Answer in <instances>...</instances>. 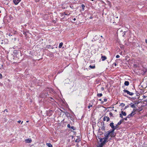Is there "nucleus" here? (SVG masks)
I'll return each instance as SVG.
<instances>
[{"label":"nucleus","instance_id":"22","mask_svg":"<svg viewBox=\"0 0 147 147\" xmlns=\"http://www.w3.org/2000/svg\"><path fill=\"white\" fill-rule=\"evenodd\" d=\"M105 125H104V123L103 122V126H102V127L101 128V129L103 130V131H104L105 129Z\"/></svg>","mask_w":147,"mask_h":147},{"label":"nucleus","instance_id":"53","mask_svg":"<svg viewBox=\"0 0 147 147\" xmlns=\"http://www.w3.org/2000/svg\"><path fill=\"white\" fill-rule=\"evenodd\" d=\"M3 32H2V31H0V34H1Z\"/></svg>","mask_w":147,"mask_h":147},{"label":"nucleus","instance_id":"36","mask_svg":"<svg viewBox=\"0 0 147 147\" xmlns=\"http://www.w3.org/2000/svg\"><path fill=\"white\" fill-rule=\"evenodd\" d=\"M109 114V115H110V116H113V115L112 113H111V112H110Z\"/></svg>","mask_w":147,"mask_h":147},{"label":"nucleus","instance_id":"17","mask_svg":"<svg viewBox=\"0 0 147 147\" xmlns=\"http://www.w3.org/2000/svg\"><path fill=\"white\" fill-rule=\"evenodd\" d=\"M104 139V140L102 142L103 143H104L105 144L107 142H108V139H105V138H103Z\"/></svg>","mask_w":147,"mask_h":147},{"label":"nucleus","instance_id":"49","mask_svg":"<svg viewBox=\"0 0 147 147\" xmlns=\"http://www.w3.org/2000/svg\"><path fill=\"white\" fill-rule=\"evenodd\" d=\"M21 122V121L19 120V121H18V123H20Z\"/></svg>","mask_w":147,"mask_h":147},{"label":"nucleus","instance_id":"4","mask_svg":"<svg viewBox=\"0 0 147 147\" xmlns=\"http://www.w3.org/2000/svg\"><path fill=\"white\" fill-rule=\"evenodd\" d=\"M67 127L69 128L70 129H72L73 130H75L76 129V127L74 126H71L70 124H68L67 125Z\"/></svg>","mask_w":147,"mask_h":147},{"label":"nucleus","instance_id":"42","mask_svg":"<svg viewBox=\"0 0 147 147\" xmlns=\"http://www.w3.org/2000/svg\"><path fill=\"white\" fill-rule=\"evenodd\" d=\"M104 87H101V90L103 91L104 90Z\"/></svg>","mask_w":147,"mask_h":147},{"label":"nucleus","instance_id":"34","mask_svg":"<svg viewBox=\"0 0 147 147\" xmlns=\"http://www.w3.org/2000/svg\"><path fill=\"white\" fill-rule=\"evenodd\" d=\"M92 105H90V104H89V105L88 106V109H90V107H92Z\"/></svg>","mask_w":147,"mask_h":147},{"label":"nucleus","instance_id":"55","mask_svg":"<svg viewBox=\"0 0 147 147\" xmlns=\"http://www.w3.org/2000/svg\"><path fill=\"white\" fill-rule=\"evenodd\" d=\"M73 20L74 21H75L76 20V19L75 18H74V19Z\"/></svg>","mask_w":147,"mask_h":147},{"label":"nucleus","instance_id":"15","mask_svg":"<svg viewBox=\"0 0 147 147\" xmlns=\"http://www.w3.org/2000/svg\"><path fill=\"white\" fill-rule=\"evenodd\" d=\"M123 120L124 119H121L120 121L117 123V125H120L123 122Z\"/></svg>","mask_w":147,"mask_h":147},{"label":"nucleus","instance_id":"25","mask_svg":"<svg viewBox=\"0 0 147 147\" xmlns=\"http://www.w3.org/2000/svg\"><path fill=\"white\" fill-rule=\"evenodd\" d=\"M121 114L123 116H125L126 115V113L122 111L121 112Z\"/></svg>","mask_w":147,"mask_h":147},{"label":"nucleus","instance_id":"54","mask_svg":"<svg viewBox=\"0 0 147 147\" xmlns=\"http://www.w3.org/2000/svg\"><path fill=\"white\" fill-rule=\"evenodd\" d=\"M145 41H146V43H147V39H146V40Z\"/></svg>","mask_w":147,"mask_h":147},{"label":"nucleus","instance_id":"48","mask_svg":"<svg viewBox=\"0 0 147 147\" xmlns=\"http://www.w3.org/2000/svg\"><path fill=\"white\" fill-rule=\"evenodd\" d=\"M101 102V103L102 104L104 102V101H102V100Z\"/></svg>","mask_w":147,"mask_h":147},{"label":"nucleus","instance_id":"5","mask_svg":"<svg viewBox=\"0 0 147 147\" xmlns=\"http://www.w3.org/2000/svg\"><path fill=\"white\" fill-rule=\"evenodd\" d=\"M110 119L109 117H108L107 116H105L104 117V118L103 119V120L104 121H107V122L109 121Z\"/></svg>","mask_w":147,"mask_h":147},{"label":"nucleus","instance_id":"14","mask_svg":"<svg viewBox=\"0 0 147 147\" xmlns=\"http://www.w3.org/2000/svg\"><path fill=\"white\" fill-rule=\"evenodd\" d=\"M105 144L104 143H103L102 142L100 143V144L97 146V147H102Z\"/></svg>","mask_w":147,"mask_h":147},{"label":"nucleus","instance_id":"51","mask_svg":"<svg viewBox=\"0 0 147 147\" xmlns=\"http://www.w3.org/2000/svg\"><path fill=\"white\" fill-rule=\"evenodd\" d=\"M99 101H102V99H99Z\"/></svg>","mask_w":147,"mask_h":147},{"label":"nucleus","instance_id":"21","mask_svg":"<svg viewBox=\"0 0 147 147\" xmlns=\"http://www.w3.org/2000/svg\"><path fill=\"white\" fill-rule=\"evenodd\" d=\"M46 145L48 146V147H53L52 145L50 143H46Z\"/></svg>","mask_w":147,"mask_h":147},{"label":"nucleus","instance_id":"13","mask_svg":"<svg viewBox=\"0 0 147 147\" xmlns=\"http://www.w3.org/2000/svg\"><path fill=\"white\" fill-rule=\"evenodd\" d=\"M46 47L48 49H49L51 48L52 49H53L54 48V47H53V46L51 45H48Z\"/></svg>","mask_w":147,"mask_h":147},{"label":"nucleus","instance_id":"10","mask_svg":"<svg viewBox=\"0 0 147 147\" xmlns=\"http://www.w3.org/2000/svg\"><path fill=\"white\" fill-rule=\"evenodd\" d=\"M25 142L26 143H29L31 142H32V140L31 139H26L25 140Z\"/></svg>","mask_w":147,"mask_h":147},{"label":"nucleus","instance_id":"3","mask_svg":"<svg viewBox=\"0 0 147 147\" xmlns=\"http://www.w3.org/2000/svg\"><path fill=\"white\" fill-rule=\"evenodd\" d=\"M53 111L52 110H49L47 112V116L50 117L52 115Z\"/></svg>","mask_w":147,"mask_h":147},{"label":"nucleus","instance_id":"33","mask_svg":"<svg viewBox=\"0 0 147 147\" xmlns=\"http://www.w3.org/2000/svg\"><path fill=\"white\" fill-rule=\"evenodd\" d=\"M136 111V110H135V109H134L133 110V111H132V112H131V113H133V114H135V112Z\"/></svg>","mask_w":147,"mask_h":147},{"label":"nucleus","instance_id":"61","mask_svg":"<svg viewBox=\"0 0 147 147\" xmlns=\"http://www.w3.org/2000/svg\"><path fill=\"white\" fill-rule=\"evenodd\" d=\"M23 122V121H22V122L21 123V124H22V123Z\"/></svg>","mask_w":147,"mask_h":147},{"label":"nucleus","instance_id":"1","mask_svg":"<svg viewBox=\"0 0 147 147\" xmlns=\"http://www.w3.org/2000/svg\"><path fill=\"white\" fill-rule=\"evenodd\" d=\"M124 92L127 93V94L130 95L131 96H132L134 95V93L132 92H130L128 90L126 89H124L123 90Z\"/></svg>","mask_w":147,"mask_h":147},{"label":"nucleus","instance_id":"26","mask_svg":"<svg viewBox=\"0 0 147 147\" xmlns=\"http://www.w3.org/2000/svg\"><path fill=\"white\" fill-rule=\"evenodd\" d=\"M97 96L98 97H101L102 96V93H98Z\"/></svg>","mask_w":147,"mask_h":147},{"label":"nucleus","instance_id":"7","mask_svg":"<svg viewBox=\"0 0 147 147\" xmlns=\"http://www.w3.org/2000/svg\"><path fill=\"white\" fill-rule=\"evenodd\" d=\"M106 134L105 135V136L103 138H105L106 139H108L109 137V136L110 135V134L108 133V132L107 131L106 132Z\"/></svg>","mask_w":147,"mask_h":147},{"label":"nucleus","instance_id":"44","mask_svg":"<svg viewBox=\"0 0 147 147\" xmlns=\"http://www.w3.org/2000/svg\"><path fill=\"white\" fill-rule=\"evenodd\" d=\"M127 118H128L127 117H126L125 118H123V119H124V120H125L126 121H127Z\"/></svg>","mask_w":147,"mask_h":147},{"label":"nucleus","instance_id":"38","mask_svg":"<svg viewBox=\"0 0 147 147\" xmlns=\"http://www.w3.org/2000/svg\"><path fill=\"white\" fill-rule=\"evenodd\" d=\"M120 117H121V118H123V116H122V115L121 113L120 114Z\"/></svg>","mask_w":147,"mask_h":147},{"label":"nucleus","instance_id":"50","mask_svg":"<svg viewBox=\"0 0 147 147\" xmlns=\"http://www.w3.org/2000/svg\"><path fill=\"white\" fill-rule=\"evenodd\" d=\"M39 1V0H36V2H38Z\"/></svg>","mask_w":147,"mask_h":147},{"label":"nucleus","instance_id":"52","mask_svg":"<svg viewBox=\"0 0 147 147\" xmlns=\"http://www.w3.org/2000/svg\"><path fill=\"white\" fill-rule=\"evenodd\" d=\"M50 98H51V100H54V99H53L52 98V97H50Z\"/></svg>","mask_w":147,"mask_h":147},{"label":"nucleus","instance_id":"12","mask_svg":"<svg viewBox=\"0 0 147 147\" xmlns=\"http://www.w3.org/2000/svg\"><path fill=\"white\" fill-rule=\"evenodd\" d=\"M134 115V114H133L131 113L130 114L128 115L127 117L128 118H130L131 117H132Z\"/></svg>","mask_w":147,"mask_h":147},{"label":"nucleus","instance_id":"19","mask_svg":"<svg viewBox=\"0 0 147 147\" xmlns=\"http://www.w3.org/2000/svg\"><path fill=\"white\" fill-rule=\"evenodd\" d=\"M124 84L125 86H128L129 84V82L128 81H125Z\"/></svg>","mask_w":147,"mask_h":147},{"label":"nucleus","instance_id":"60","mask_svg":"<svg viewBox=\"0 0 147 147\" xmlns=\"http://www.w3.org/2000/svg\"><path fill=\"white\" fill-rule=\"evenodd\" d=\"M26 122H29V121H26Z\"/></svg>","mask_w":147,"mask_h":147},{"label":"nucleus","instance_id":"31","mask_svg":"<svg viewBox=\"0 0 147 147\" xmlns=\"http://www.w3.org/2000/svg\"><path fill=\"white\" fill-rule=\"evenodd\" d=\"M63 15H67V16H69V15L70 14V13H69V14H68L67 13H66L65 12H64L63 13Z\"/></svg>","mask_w":147,"mask_h":147},{"label":"nucleus","instance_id":"46","mask_svg":"<svg viewBox=\"0 0 147 147\" xmlns=\"http://www.w3.org/2000/svg\"><path fill=\"white\" fill-rule=\"evenodd\" d=\"M70 117V118H70L71 119V120H72L74 119L71 116Z\"/></svg>","mask_w":147,"mask_h":147},{"label":"nucleus","instance_id":"45","mask_svg":"<svg viewBox=\"0 0 147 147\" xmlns=\"http://www.w3.org/2000/svg\"><path fill=\"white\" fill-rule=\"evenodd\" d=\"M5 111H6V112H8V110H7V109H5L4 110V112H5Z\"/></svg>","mask_w":147,"mask_h":147},{"label":"nucleus","instance_id":"40","mask_svg":"<svg viewBox=\"0 0 147 147\" xmlns=\"http://www.w3.org/2000/svg\"><path fill=\"white\" fill-rule=\"evenodd\" d=\"M2 78V75L1 74H0V79H1Z\"/></svg>","mask_w":147,"mask_h":147},{"label":"nucleus","instance_id":"2","mask_svg":"<svg viewBox=\"0 0 147 147\" xmlns=\"http://www.w3.org/2000/svg\"><path fill=\"white\" fill-rule=\"evenodd\" d=\"M48 95V93H45V92L40 93L39 96L41 98H44Z\"/></svg>","mask_w":147,"mask_h":147},{"label":"nucleus","instance_id":"41","mask_svg":"<svg viewBox=\"0 0 147 147\" xmlns=\"http://www.w3.org/2000/svg\"><path fill=\"white\" fill-rule=\"evenodd\" d=\"M120 57V56L119 55H117L116 56V58H119Z\"/></svg>","mask_w":147,"mask_h":147},{"label":"nucleus","instance_id":"20","mask_svg":"<svg viewBox=\"0 0 147 147\" xmlns=\"http://www.w3.org/2000/svg\"><path fill=\"white\" fill-rule=\"evenodd\" d=\"M132 103H131V104H129V105H130V106L131 107L133 108H136L134 104H132Z\"/></svg>","mask_w":147,"mask_h":147},{"label":"nucleus","instance_id":"11","mask_svg":"<svg viewBox=\"0 0 147 147\" xmlns=\"http://www.w3.org/2000/svg\"><path fill=\"white\" fill-rule=\"evenodd\" d=\"M65 114L67 117H70L71 115L69 113L67 112H66L65 113Z\"/></svg>","mask_w":147,"mask_h":147},{"label":"nucleus","instance_id":"24","mask_svg":"<svg viewBox=\"0 0 147 147\" xmlns=\"http://www.w3.org/2000/svg\"><path fill=\"white\" fill-rule=\"evenodd\" d=\"M135 90V91L136 92V93L137 94H138V93H137L138 92H137V91L135 90V87H134V86H133V87H132V90H130V91L131 92V91H132V90L134 91Z\"/></svg>","mask_w":147,"mask_h":147},{"label":"nucleus","instance_id":"28","mask_svg":"<svg viewBox=\"0 0 147 147\" xmlns=\"http://www.w3.org/2000/svg\"><path fill=\"white\" fill-rule=\"evenodd\" d=\"M89 67L92 69H94L95 68V66L94 65H90L89 66Z\"/></svg>","mask_w":147,"mask_h":147},{"label":"nucleus","instance_id":"59","mask_svg":"<svg viewBox=\"0 0 147 147\" xmlns=\"http://www.w3.org/2000/svg\"><path fill=\"white\" fill-rule=\"evenodd\" d=\"M138 94H139V93L137 94H136V95L137 96H138Z\"/></svg>","mask_w":147,"mask_h":147},{"label":"nucleus","instance_id":"29","mask_svg":"<svg viewBox=\"0 0 147 147\" xmlns=\"http://www.w3.org/2000/svg\"><path fill=\"white\" fill-rule=\"evenodd\" d=\"M82 10L83 11L84 10V7H85V5L84 4H82L81 5Z\"/></svg>","mask_w":147,"mask_h":147},{"label":"nucleus","instance_id":"47","mask_svg":"<svg viewBox=\"0 0 147 147\" xmlns=\"http://www.w3.org/2000/svg\"><path fill=\"white\" fill-rule=\"evenodd\" d=\"M92 18H93L92 17V16H91L90 17H89V19H91Z\"/></svg>","mask_w":147,"mask_h":147},{"label":"nucleus","instance_id":"6","mask_svg":"<svg viewBox=\"0 0 147 147\" xmlns=\"http://www.w3.org/2000/svg\"><path fill=\"white\" fill-rule=\"evenodd\" d=\"M21 1V0H13V2L15 5H17Z\"/></svg>","mask_w":147,"mask_h":147},{"label":"nucleus","instance_id":"16","mask_svg":"<svg viewBox=\"0 0 147 147\" xmlns=\"http://www.w3.org/2000/svg\"><path fill=\"white\" fill-rule=\"evenodd\" d=\"M29 31L28 30H26L25 31L23 32V34L24 35H25L26 36H27V33H29Z\"/></svg>","mask_w":147,"mask_h":147},{"label":"nucleus","instance_id":"27","mask_svg":"<svg viewBox=\"0 0 147 147\" xmlns=\"http://www.w3.org/2000/svg\"><path fill=\"white\" fill-rule=\"evenodd\" d=\"M119 125H117V123L116 125L115 126V129H119V127L118 126Z\"/></svg>","mask_w":147,"mask_h":147},{"label":"nucleus","instance_id":"37","mask_svg":"<svg viewBox=\"0 0 147 147\" xmlns=\"http://www.w3.org/2000/svg\"><path fill=\"white\" fill-rule=\"evenodd\" d=\"M114 135V133H113V134H110V136H111V137H113V136Z\"/></svg>","mask_w":147,"mask_h":147},{"label":"nucleus","instance_id":"56","mask_svg":"<svg viewBox=\"0 0 147 147\" xmlns=\"http://www.w3.org/2000/svg\"><path fill=\"white\" fill-rule=\"evenodd\" d=\"M114 63V64H115V66H116V63Z\"/></svg>","mask_w":147,"mask_h":147},{"label":"nucleus","instance_id":"62","mask_svg":"<svg viewBox=\"0 0 147 147\" xmlns=\"http://www.w3.org/2000/svg\"><path fill=\"white\" fill-rule=\"evenodd\" d=\"M102 38V36H100Z\"/></svg>","mask_w":147,"mask_h":147},{"label":"nucleus","instance_id":"39","mask_svg":"<svg viewBox=\"0 0 147 147\" xmlns=\"http://www.w3.org/2000/svg\"><path fill=\"white\" fill-rule=\"evenodd\" d=\"M128 107H129V105H127V106H126L125 107L124 109H126L127 108H128Z\"/></svg>","mask_w":147,"mask_h":147},{"label":"nucleus","instance_id":"18","mask_svg":"<svg viewBox=\"0 0 147 147\" xmlns=\"http://www.w3.org/2000/svg\"><path fill=\"white\" fill-rule=\"evenodd\" d=\"M101 58L102 61H104L107 59V57L106 56H102Z\"/></svg>","mask_w":147,"mask_h":147},{"label":"nucleus","instance_id":"9","mask_svg":"<svg viewBox=\"0 0 147 147\" xmlns=\"http://www.w3.org/2000/svg\"><path fill=\"white\" fill-rule=\"evenodd\" d=\"M115 130V129H112L111 130H110L107 132L110 134H113V133L114 132V131Z\"/></svg>","mask_w":147,"mask_h":147},{"label":"nucleus","instance_id":"35","mask_svg":"<svg viewBox=\"0 0 147 147\" xmlns=\"http://www.w3.org/2000/svg\"><path fill=\"white\" fill-rule=\"evenodd\" d=\"M104 140L103 139V138H100V142H102L103 141V140Z\"/></svg>","mask_w":147,"mask_h":147},{"label":"nucleus","instance_id":"8","mask_svg":"<svg viewBox=\"0 0 147 147\" xmlns=\"http://www.w3.org/2000/svg\"><path fill=\"white\" fill-rule=\"evenodd\" d=\"M110 126L111 127L112 129H115V126L114 125V123H113V122L112 121V122L110 123L109 124Z\"/></svg>","mask_w":147,"mask_h":147},{"label":"nucleus","instance_id":"23","mask_svg":"<svg viewBox=\"0 0 147 147\" xmlns=\"http://www.w3.org/2000/svg\"><path fill=\"white\" fill-rule=\"evenodd\" d=\"M63 43L62 42L60 43L59 44V47L60 48H61L63 46Z\"/></svg>","mask_w":147,"mask_h":147},{"label":"nucleus","instance_id":"63","mask_svg":"<svg viewBox=\"0 0 147 147\" xmlns=\"http://www.w3.org/2000/svg\"><path fill=\"white\" fill-rule=\"evenodd\" d=\"M1 13V11H0V13Z\"/></svg>","mask_w":147,"mask_h":147},{"label":"nucleus","instance_id":"32","mask_svg":"<svg viewBox=\"0 0 147 147\" xmlns=\"http://www.w3.org/2000/svg\"><path fill=\"white\" fill-rule=\"evenodd\" d=\"M120 106H121L122 107H123L125 106V104L124 103H122L120 104Z\"/></svg>","mask_w":147,"mask_h":147},{"label":"nucleus","instance_id":"57","mask_svg":"<svg viewBox=\"0 0 147 147\" xmlns=\"http://www.w3.org/2000/svg\"><path fill=\"white\" fill-rule=\"evenodd\" d=\"M76 142H78V141L77 140H76Z\"/></svg>","mask_w":147,"mask_h":147},{"label":"nucleus","instance_id":"30","mask_svg":"<svg viewBox=\"0 0 147 147\" xmlns=\"http://www.w3.org/2000/svg\"><path fill=\"white\" fill-rule=\"evenodd\" d=\"M126 31H124L123 33V37H125V33H126Z\"/></svg>","mask_w":147,"mask_h":147},{"label":"nucleus","instance_id":"43","mask_svg":"<svg viewBox=\"0 0 147 147\" xmlns=\"http://www.w3.org/2000/svg\"><path fill=\"white\" fill-rule=\"evenodd\" d=\"M107 99H106V98L104 99V102H107Z\"/></svg>","mask_w":147,"mask_h":147},{"label":"nucleus","instance_id":"58","mask_svg":"<svg viewBox=\"0 0 147 147\" xmlns=\"http://www.w3.org/2000/svg\"><path fill=\"white\" fill-rule=\"evenodd\" d=\"M76 142H78V141L77 140H76Z\"/></svg>","mask_w":147,"mask_h":147}]
</instances>
